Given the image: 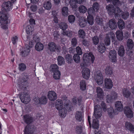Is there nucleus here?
Returning a JSON list of instances; mask_svg holds the SVG:
<instances>
[{
  "mask_svg": "<svg viewBox=\"0 0 134 134\" xmlns=\"http://www.w3.org/2000/svg\"><path fill=\"white\" fill-rule=\"evenodd\" d=\"M87 12L88 15H92L94 14L96 12H97L92 7H91L89 8L87 11Z\"/></svg>",
  "mask_w": 134,
  "mask_h": 134,
  "instance_id": "8fccbe9b",
  "label": "nucleus"
},
{
  "mask_svg": "<svg viewBox=\"0 0 134 134\" xmlns=\"http://www.w3.org/2000/svg\"><path fill=\"white\" fill-rule=\"evenodd\" d=\"M115 106L116 109L119 111H121L123 109L122 103L120 101H118L116 102Z\"/></svg>",
  "mask_w": 134,
  "mask_h": 134,
  "instance_id": "393cba45",
  "label": "nucleus"
},
{
  "mask_svg": "<svg viewBox=\"0 0 134 134\" xmlns=\"http://www.w3.org/2000/svg\"><path fill=\"white\" fill-rule=\"evenodd\" d=\"M80 89L82 91L86 89V84L85 81L82 80L80 81Z\"/></svg>",
  "mask_w": 134,
  "mask_h": 134,
  "instance_id": "37998d69",
  "label": "nucleus"
},
{
  "mask_svg": "<svg viewBox=\"0 0 134 134\" xmlns=\"http://www.w3.org/2000/svg\"><path fill=\"white\" fill-rule=\"evenodd\" d=\"M59 27L63 31L65 30L68 27V25L65 23H61L59 25Z\"/></svg>",
  "mask_w": 134,
  "mask_h": 134,
  "instance_id": "79ce46f5",
  "label": "nucleus"
},
{
  "mask_svg": "<svg viewBox=\"0 0 134 134\" xmlns=\"http://www.w3.org/2000/svg\"><path fill=\"white\" fill-rule=\"evenodd\" d=\"M122 94L124 97L128 98L130 95L131 93L129 91L125 89L123 90Z\"/></svg>",
  "mask_w": 134,
  "mask_h": 134,
  "instance_id": "de8ad7c7",
  "label": "nucleus"
},
{
  "mask_svg": "<svg viewBox=\"0 0 134 134\" xmlns=\"http://www.w3.org/2000/svg\"><path fill=\"white\" fill-rule=\"evenodd\" d=\"M28 78L26 76H25L23 77L21 80V82L19 83L18 86L19 89L20 90H25L26 88V87L25 86L27 84V81Z\"/></svg>",
  "mask_w": 134,
  "mask_h": 134,
  "instance_id": "6e6552de",
  "label": "nucleus"
},
{
  "mask_svg": "<svg viewBox=\"0 0 134 134\" xmlns=\"http://www.w3.org/2000/svg\"><path fill=\"white\" fill-rule=\"evenodd\" d=\"M87 21L86 19L81 20L79 22V25L82 27H85L86 25Z\"/></svg>",
  "mask_w": 134,
  "mask_h": 134,
  "instance_id": "603ef678",
  "label": "nucleus"
},
{
  "mask_svg": "<svg viewBox=\"0 0 134 134\" xmlns=\"http://www.w3.org/2000/svg\"><path fill=\"white\" fill-rule=\"evenodd\" d=\"M34 30V27L33 26H31L30 25H28L26 27V33L28 34H30V33L32 34Z\"/></svg>",
  "mask_w": 134,
  "mask_h": 134,
  "instance_id": "a19ab883",
  "label": "nucleus"
},
{
  "mask_svg": "<svg viewBox=\"0 0 134 134\" xmlns=\"http://www.w3.org/2000/svg\"><path fill=\"white\" fill-rule=\"evenodd\" d=\"M78 34L80 37L83 38L85 35V32L83 30L80 29L78 32Z\"/></svg>",
  "mask_w": 134,
  "mask_h": 134,
  "instance_id": "bf43d9fd",
  "label": "nucleus"
},
{
  "mask_svg": "<svg viewBox=\"0 0 134 134\" xmlns=\"http://www.w3.org/2000/svg\"><path fill=\"white\" fill-rule=\"evenodd\" d=\"M11 2L10 1H5L3 3L2 5V11L3 12H2L5 13L3 12V11H9L12 9V3H13L12 2ZM5 13L7 14L6 12Z\"/></svg>",
  "mask_w": 134,
  "mask_h": 134,
  "instance_id": "0eeeda50",
  "label": "nucleus"
},
{
  "mask_svg": "<svg viewBox=\"0 0 134 134\" xmlns=\"http://www.w3.org/2000/svg\"><path fill=\"white\" fill-rule=\"evenodd\" d=\"M30 48L29 46H25V47L23 48L20 52V55L22 57L26 56L30 52Z\"/></svg>",
  "mask_w": 134,
  "mask_h": 134,
  "instance_id": "a211bd4d",
  "label": "nucleus"
},
{
  "mask_svg": "<svg viewBox=\"0 0 134 134\" xmlns=\"http://www.w3.org/2000/svg\"><path fill=\"white\" fill-rule=\"evenodd\" d=\"M83 117V114L79 111H77L75 115V117L76 120L79 121H81Z\"/></svg>",
  "mask_w": 134,
  "mask_h": 134,
  "instance_id": "c85d7f7f",
  "label": "nucleus"
},
{
  "mask_svg": "<svg viewBox=\"0 0 134 134\" xmlns=\"http://www.w3.org/2000/svg\"><path fill=\"white\" fill-rule=\"evenodd\" d=\"M48 97L49 99L52 101H53L57 98L56 93L52 91H49L48 92Z\"/></svg>",
  "mask_w": 134,
  "mask_h": 134,
  "instance_id": "dca6fc26",
  "label": "nucleus"
},
{
  "mask_svg": "<svg viewBox=\"0 0 134 134\" xmlns=\"http://www.w3.org/2000/svg\"><path fill=\"white\" fill-rule=\"evenodd\" d=\"M118 53L119 56L120 57H123L125 53V50L124 47L122 46H121L119 47L118 50Z\"/></svg>",
  "mask_w": 134,
  "mask_h": 134,
  "instance_id": "cd10ccee",
  "label": "nucleus"
},
{
  "mask_svg": "<svg viewBox=\"0 0 134 134\" xmlns=\"http://www.w3.org/2000/svg\"><path fill=\"white\" fill-rule=\"evenodd\" d=\"M44 46L42 43L40 42H37L35 46V49L37 51H40L42 50Z\"/></svg>",
  "mask_w": 134,
  "mask_h": 134,
  "instance_id": "7c9ffc66",
  "label": "nucleus"
},
{
  "mask_svg": "<svg viewBox=\"0 0 134 134\" xmlns=\"http://www.w3.org/2000/svg\"><path fill=\"white\" fill-rule=\"evenodd\" d=\"M97 96L99 98H102L104 96V93L102 90L100 88L98 87L97 88Z\"/></svg>",
  "mask_w": 134,
  "mask_h": 134,
  "instance_id": "473e14b6",
  "label": "nucleus"
},
{
  "mask_svg": "<svg viewBox=\"0 0 134 134\" xmlns=\"http://www.w3.org/2000/svg\"><path fill=\"white\" fill-rule=\"evenodd\" d=\"M116 37L119 41L122 40L123 38V33L122 30H119L116 33Z\"/></svg>",
  "mask_w": 134,
  "mask_h": 134,
  "instance_id": "bb28decb",
  "label": "nucleus"
},
{
  "mask_svg": "<svg viewBox=\"0 0 134 134\" xmlns=\"http://www.w3.org/2000/svg\"><path fill=\"white\" fill-rule=\"evenodd\" d=\"M34 126L27 125L25 128L24 134H32L34 132Z\"/></svg>",
  "mask_w": 134,
  "mask_h": 134,
  "instance_id": "ddd939ff",
  "label": "nucleus"
},
{
  "mask_svg": "<svg viewBox=\"0 0 134 134\" xmlns=\"http://www.w3.org/2000/svg\"><path fill=\"white\" fill-rule=\"evenodd\" d=\"M77 44V40L75 38H74L72 39L71 44L73 46L75 47Z\"/></svg>",
  "mask_w": 134,
  "mask_h": 134,
  "instance_id": "774afa93",
  "label": "nucleus"
},
{
  "mask_svg": "<svg viewBox=\"0 0 134 134\" xmlns=\"http://www.w3.org/2000/svg\"><path fill=\"white\" fill-rule=\"evenodd\" d=\"M62 34L64 35H66L69 37H71L72 36V32L70 31H63Z\"/></svg>",
  "mask_w": 134,
  "mask_h": 134,
  "instance_id": "a18cd8bd",
  "label": "nucleus"
},
{
  "mask_svg": "<svg viewBox=\"0 0 134 134\" xmlns=\"http://www.w3.org/2000/svg\"><path fill=\"white\" fill-rule=\"evenodd\" d=\"M117 53L114 50H110L109 53V57L113 62H115L116 59Z\"/></svg>",
  "mask_w": 134,
  "mask_h": 134,
  "instance_id": "4468645a",
  "label": "nucleus"
},
{
  "mask_svg": "<svg viewBox=\"0 0 134 134\" xmlns=\"http://www.w3.org/2000/svg\"><path fill=\"white\" fill-rule=\"evenodd\" d=\"M50 71L52 73H53V77L56 80H58L60 78V73L58 70L57 65L56 64L52 65L51 66Z\"/></svg>",
  "mask_w": 134,
  "mask_h": 134,
  "instance_id": "20e7f679",
  "label": "nucleus"
},
{
  "mask_svg": "<svg viewBox=\"0 0 134 134\" xmlns=\"http://www.w3.org/2000/svg\"><path fill=\"white\" fill-rule=\"evenodd\" d=\"M82 43L83 45L85 46L88 47L90 45V43L89 41L87 40L83 39L82 41Z\"/></svg>",
  "mask_w": 134,
  "mask_h": 134,
  "instance_id": "e2e57ef3",
  "label": "nucleus"
},
{
  "mask_svg": "<svg viewBox=\"0 0 134 134\" xmlns=\"http://www.w3.org/2000/svg\"><path fill=\"white\" fill-rule=\"evenodd\" d=\"M114 5L116 6H120L121 5V3L119 0H113L111 2Z\"/></svg>",
  "mask_w": 134,
  "mask_h": 134,
  "instance_id": "5fc2aeb1",
  "label": "nucleus"
},
{
  "mask_svg": "<svg viewBox=\"0 0 134 134\" xmlns=\"http://www.w3.org/2000/svg\"><path fill=\"white\" fill-rule=\"evenodd\" d=\"M108 13L110 15L115 14V17L116 18L118 15V12L120 11V8L118 7H116L115 9L113 5H107L106 7Z\"/></svg>",
  "mask_w": 134,
  "mask_h": 134,
  "instance_id": "39448f33",
  "label": "nucleus"
},
{
  "mask_svg": "<svg viewBox=\"0 0 134 134\" xmlns=\"http://www.w3.org/2000/svg\"><path fill=\"white\" fill-rule=\"evenodd\" d=\"M92 40L93 43L95 45L97 44L99 42V38L97 36H94Z\"/></svg>",
  "mask_w": 134,
  "mask_h": 134,
  "instance_id": "052dcab7",
  "label": "nucleus"
},
{
  "mask_svg": "<svg viewBox=\"0 0 134 134\" xmlns=\"http://www.w3.org/2000/svg\"><path fill=\"white\" fill-rule=\"evenodd\" d=\"M79 55L77 54H74L73 56V59L74 61L77 63H79L80 60V58L79 56Z\"/></svg>",
  "mask_w": 134,
  "mask_h": 134,
  "instance_id": "09e8293b",
  "label": "nucleus"
},
{
  "mask_svg": "<svg viewBox=\"0 0 134 134\" xmlns=\"http://www.w3.org/2000/svg\"><path fill=\"white\" fill-rule=\"evenodd\" d=\"M39 103L41 104H46L47 102L48 99L45 96H41L38 99Z\"/></svg>",
  "mask_w": 134,
  "mask_h": 134,
  "instance_id": "a878e982",
  "label": "nucleus"
},
{
  "mask_svg": "<svg viewBox=\"0 0 134 134\" xmlns=\"http://www.w3.org/2000/svg\"><path fill=\"white\" fill-rule=\"evenodd\" d=\"M19 70L21 71L25 70L26 68V66L25 64L24 63H21L19 64Z\"/></svg>",
  "mask_w": 134,
  "mask_h": 134,
  "instance_id": "c03bdc74",
  "label": "nucleus"
},
{
  "mask_svg": "<svg viewBox=\"0 0 134 134\" xmlns=\"http://www.w3.org/2000/svg\"><path fill=\"white\" fill-rule=\"evenodd\" d=\"M104 42L106 46H108L110 45V38L106 36L104 40Z\"/></svg>",
  "mask_w": 134,
  "mask_h": 134,
  "instance_id": "680f3d73",
  "label": "nucleus"
},
{
  "mask_svg": "<svg viewBox=\"0 0 134 134\" xmlns=\"http://www.w3.org/2000/svg\"><path fill=\"white\" fill-rule=\"evenodd\" d=\"M48 48L51 52H55L56 49L59 50V48L57 47L55 44L52 42H50L48 43Z\"/></svg>",
  "mask_w": 134,
  "mask_h": 134,
  "instance_id": "2eb2a0df",
  "label": "nucleus"
},
{
  "mask_svg": "<svg viewBox=\"0 0 134 134\" xmlns=\"http://www.w3.org/2000/svg\"><path fill=\"white\" fill-rule=\"evenodd\" d=\"M30 8L31 10L33 12L36 11L37 9V6L35 4H32Z\"/></svg>",
  "mask_w": 134,
  "mask_h": 134,
  "instance_id": "338daca9",
  "label": "nucleus"
},
{
  "mask_svg": "<svg viewBox=\"0 0 134 134\" xmlns=\"http://www.w3.org/2000/svg\"><path fill=\"white\" fill-rule=\"evenodd\" d=\"M75 20V17L73 15H69L68 17V20L69 22L71 24L74 23Z\"/></svg>",
  "mask_w": 134,
  "mask_h": 134,
  "instance_id": "49530a36",
  "label": "nucleus"
},
{
  "mask_svg": "<svg viewBox=\"0 0 134 134\" xmlns=\"http://www.w3.org/2000/svg\"><path fill=\"white\" fill-rule=\"evenodd\" d=\"M118 15L117 17L121 16L123 18L125 19H126L129 17V13L127 12H123L120 8V11L118 12Z\"/></svg>",
  "mask_w": 134,
  "mask_h": 134,
  "instance_id": "f3484780",
  "label": "nucleus"
},
{
  "mask_svg": "<svg viewBox=\"0 0 134 134\" xmlns=\"http://www.w3.org/2000/svg\"><path fill=\"white\" fill-rule=\"evenodd\" d=\"M19 97L21 101L25 104L27 103L30 100V96L25 92H21L19 94Z\"/></svg>",
  "mask_w": 134,
  "mask_h": 134,
  "instance_id": "423d86ee",
  "label": "nucleus"
},
{
  "mask_svg": "<svg viewBox=\"0 0 134 134\" xmlns=\"http://www.w3.org/2000/svg\"><path fill=\"white\" fill-rule=\"evenodd\" d=\"M8 15L7 14L0 12V26L2 25V28L4 29H8V26L7 24L8 23Z\"/></svg>",
  "mask_w": 134,
  "mask_h": 134,
  "instance_id": "f03ea898",
  "label": "nucleus"
},
{
  "mask_svg": "<svg viewBox=\"0 0 134 134\" xmlns=\"http://www.w3.org/2000/svg\"><path fill=\"white\" fill-rule=\"evenodd\" d=\"M87 10L86 8L83 5H81L79 8V11L81 13H85Z\"/></svg>",
  "mask_w": 134,
  "mask_h": 134,
  "instance_id": "3c124183",
  "label": "nucleus"
},
{
  "mask_svg": "<svg viewBox=\"0 0 134 134\" xmlns=\"http://www.w3.org/2000/svg\"><path fill=\"white\" fill-rule=\"evenodd\" d=\"M63 104L62 100L58 99L55 103V108L59 110V114L61 116L63 117L66 112V110L63 108Z\"/></svg>",
  "mask_w": 134,
  "mask_h": 134,
  "instance_id": "7ed1b4c3",
  "label": "nucleus"
},
{
  "mask_svg": "<svg viewBox=\"0 0 134 134\" xmlns=\"http://www.w3.org/2000/svg\"><path fill=\"white\" fill-rule=\"evenodd\" d=\"M95 80L98 85H101L103 82V77L102 72L100 71H98L94 76Z\"/></svg>",
  "mask_w": 134,
  "mask_h": 134,
  "instance_id": "1a4fd4ad",
  "label": "nucleus"
},
{
  "mask_svg": "<svg viewBox=\"0 0 134 134\" xmlns=\"http://www.w3.org/2000/svg\"><path fill=\"white\" fill-rule=\"evenodd\" d=\"M98 52L102 53L104 52L106 50V48L104 44L103 43H100L98 47Z\"/></svg>",
  "mask_w": 134,
  "mask_h": 134,
  "instance_id": "5701e85b",
  "label": "nucleus"
},
{
  "mask_svg": "<svg viewBox=\"0 0 134 134\" xmlns=\"http://www.w3.org/2000/svg\"><path fill=\"white\" fill-rule=\"evenodd\" d=\"M118 25L119 28L120 29H123L125 27V23L121 19H119Z\"/></svg>",
  "mask_w": 134,
  "mask_h": 134,
  "instance_id": "e433bc0d",
  "label": "nucleus"
},
{
  "mask_svg": "<svg viewBox=\"0 0 134 134\" xmlns=\"http://www.w3.org/2000/svg\"><path fill=\"white\" fill-rule=\"evenodd\" d=\"M83 59L85 62H88L91 59L93 63L94 61L95 58L94 56L91 54H85L83 55Z\"/></svg>",
  "mask_w": 134,
  "mask_h": 134,
  "instance_id": "9d476101",
  "label": "nucleus"
},
{
  "mask_svg": "<svg viewBox=\"0 0 134 134\" xmlns=\"http://www.w3.org/2000/svg\"><path fill=\"white\" fill-rule=\"evenodd\" d=\"M105 85L106 88L108 89L111 88L113 86V83L110 79L106 78L105 80Z\"/></svg>",
  "mask_w": 134,
  "mask_h": 134,
  "instance_id": "412c9836",
  "label": "nucleus"
},
{
  "mask_svg": "<svg viewBox=\"0 0 134 134\" xmlns=\"http://www.w3.org/2000/svg\"><path fill=\"white\" fill-rule=\"evenodd\" d=\"M99 7L98 3L97 2H95L93 4L92 8L97 12L99 9Z\"/></svg>",
  "mask_w": 134,
  "mask_h": 134,
  "instance_id": "13d9d810",
  "label": "nucleus"
},
{
  "mask_svg": "<svg viewBox=\"0 0 134 134\" xmlns=\"http://www.w3.org/2000/svg\"><path fill=\"white\" fill-rule=\"evenodd\" d=\"M102 112V109L99 105H97L94 107L93 115L96 119L93 120L92 122V127L94 129H97L99 128L98 121L97 119L101 116Z\"/></svg>",
  "mask_w": 134,
  "mask_h": 134,
  "instance_id": "f257e3e1",
  "label": "nucleus"
},
{
  "mask_svg": "<svg viewBox=\"0 0 134 134\" xmlns=\"http://www.w3.org/2000/svg\"><path fill=\"white\" fill-rule=\"evenodd\" d=\"M117 97V94L114 93L111 95H108L106 97V100L108 102H111L113 99H116Z\"/></svg>",
  "mask_w": 134,
  "mask_h": 134,
  "instance_id": "4be33fe9",
  "label": "nucleus"
},
{
  "mask_svg": "<svg viewBox=\"0 0 134 134\" xmlns=\"http://www.w3.org/2000/svg\"><path fill=\"white\" fill-rule=\"evenodd\" d=\"M57 60L58 64L60 65H61L64 64L65 62L64 59L63 57L61 56H59L58 57Z\"/></svg>",
  "mask_w": 134,
  "mask_h": 134,
  "instance_id": "58836bf2",
  "label": "nucleus"
},
{
  "mask_svg": "<svg viewBox=\"0 0 134 134\" xmlns=\"http://www.w3.org/2000/svg\"><path fill=\"white\" fill-rule=\"evenodd\" d=\"M24 122L27 124H30L34 121L32 117L27 115L24 116Z\"/></svg>",
  "mask_w": 134,
  "mask_h": 134,
  "instance_id": "aec40b11",
  "label": "nucleus"
},
{
  "mask_svg": "<svg viewBox=\"0 0 134 134\" xmlns=\"http://www.w3.org/2000/svg\"><path fill=\"white\" fill-rule=\"evenodd\" d=\"M69 11L68 7H63L62 9V13L63 16H67L69 14Z\"/></svg>",
  "mask_w": 134,
  "mask_h": 134,
  "instance_id": "c756f323",
  "label": "nucleus"
},
{
  "mask_svg": "<svg viewBox=\"0 0 134 134\" xmlns=\"http://www.w3.org/2000/svg\"><path fill=\"white\" fill-rule=\"evenodd\" d=\"M106 36L110 38V37L112 39L114 40L115 38V35L113 32H110L107 34Z\"/></svg>",
  "mask_w": 134,
  "mask_h": 134,
  "instance_id": "4d7b16f0",
  "label": "nucleus"
},
{
  "mask_svg": "<svg viewBox=\"0 0 134 134\" xmlns=\"http://www.w3.org/2000/svg\"><path fill=\"white\" fill-rule=\"evenodd\" d=\"M66 62L68 64H71L73 61V58L72 55L70 54L66 55L65 57Z\"/></svg>",
  "mask_w": 134,
  "mask_h": 134,
  "instance_id": "f704fd0d",
  "label": "nucleus"
},
{
  "mask_svg": "<svg viewBox=\"0 0 134 134\" xmlns=\"http://www.w3.org/2000/svg\"><path fill=\"white\" fill-rule=\"evenodd\" d=\"M95 21L99 25H102V24L103 20L102 19L96 17L95 19Z\"/></svg>",
  "mask_w": 134,
  "mask_h": 134,
  "instance_id": "69168bd1",
  "label": "nucleus"
},
{
  "mask_svg": "<svg viewBox=\"0 0 134 134\" xmlns=\"http://www.w3.org/2000/svg\"><path fill=\"white\" fill-rule=\"evenodd\" d=\"M127 46L129 49H131L134 46V43L132 40L129 39L127 41Z\"/></svg>",
  "mask_w": 134,
  "mask_h": 134,
  "instance_id": "c9c22d12",
  "label": "nucleus"
},
{
  "mask_svg": "<svg viewBox=\"0 0 134 134\" xmlns=\"http://www.w3.org/2000/svg\"><path fill=\"white\" fill-rule=\"evenodd\" d=\"M76 132L78 134H81L82 132V128L81 126H77L76 127Z\"/></svg>",
  "mask_w": 134,
  "mask_h": 134,
  "instance_id": "6e6d98bb",
  "label": "nucleus"
},
{
  "mask_svg": "<svg viewBox=\"0 0 134 134\" xmlns=\"http://www.w3.org/2000/svg\"><path fill=\"white\" fill-rule=\"evenodd\" d=\"M108 112L109 115L110 117H112L113 115L114 114V110L111 107H110L108 109Z\"/></svg>",
  "mask_w": 134,
  "mask_h": 134,
  "instance_id": "864d4df0",
  "label": "nucleus"
},
{
  "mask_svg": "<svg viewBox=\"0 0 134 134\" xmlns=\"http://www.w3.org/2000/svg\"><path fill=\"white\" fill-rule=\"evenodd\" d=\"M76 51L77 54L79 55H81L82 54V52L81 48L79 46H78L76 48Z\"/></svg>",
  "mask_w": 134,
  "mask_h": 134,
  "instance_id": "0e129e2a",
  "label": "nucleus"
},
{
  "mask_svg": "<svg viewBox=\"0 0 134 134\" xmlns=\"http://www.w3.org/2000/svg\"><path fill=\"white\" fill-rule=\"evenodd\" d=\"M82 72L83 77L86 79H88L90 75V70L88 68H84Z\"/></svg>",
  "mask_w": 134,
  "mask_h": 134,
  "instance_id": "9b49d317",
  "label": "nucleus"
},
{
  "mask_svg": "<svg viewBox=\"0 0 134 134\" xmlns=\"http://www.w3.org/2000/svg\"><path fill=\"white\" fill-rule=\"evenodd\" d=\"M109 27L112 30L115 29L117 27V23L115 19H113L109 21Z\"/></svg>",
  "mask_w": 134,
  "mask_h": 134,
  "instance_id": "6ab92c4d",
  "label": "nucleus"
},
{
  "mask_svg": "<svg viewBox=\"0 0 134 134\" xmlns=\"http://www.w3.org/2000/svg\"><path fill=\"white\" fill-rule=\"evenodd\" d=\"M125 125L126 128L127 129L130 130L131 132H134L133 126L130 122L128 121L126 122Z\"/></svg>",
  "mask_w": 134,
  "mask_h": 134,
  "instance_id": "b1692460",
  "label": "nucleus"
},
{
  "mask_svg": "<svg viewBox=\"0 0 134 134\" xmlns=\"http://www.w3.org/2000/svg\"><path fill=\"white\" fill-rule=\"evenodd\" d=\"M43 6L46 9L49 10L51 8V3L50 1H46L43 4Z\"/></svg>",
  "mask_w": 134,
  "mask_h": 134,
  "instance_id": "72a5a7b5",
  "label": "nucleus"
},
{
  "mask_svg": "<svg viewBox=\"0 0 134 134\" xmlns=\"http://www.w3.org/2000/svg\"><path fill=\"white\" fill-rule=\"evenodd\" d=\"M105 71V74L109 76L111 75L113 73L112 68L109 66H107L106 67Z\"/></svg>",
  "mask_w": 134,
  "mask_h": 134,
  "instance_id": "4c0bfd02",
  "label": "nucleus"
},
{
  "mask_svg": "<svg viewBox=\"0 0 134 134\" xmlns=\"http://www.w3.org/2000/svg\"><path fill=\"white\" fill-rule=\"evenodd\" d=\"M87 22L91 25H92L94 23V20L93 16L92 15H88L87 16Z\"/></svg>",
  "mask_w": 134,
  "mask_h": 134,
  "instance_id": "ea45409f",
  "label": "nucleus"
},
{
  "mask_svg": "<svg viewBox=\"0 0 134 134\" xmlns=\"http://www.w3.org/2000/svg\"><path fill=\"white\" fill-rule=\"evenodd\" d=\"M124 113L129 118H131L133 116V112L131 109L129 107H125L124 108Z\"/></svg>",
  "mask_w": 134,
  "mask_h": 134,
  "instance_id": "f8f14e48",
  "label": "nucleus"
},
{
  "mask_svg": "<svg viewBox=\"0 0 134 134\" xmlns=\"http://www.w3.org/2000/svg\"><path fill=\"white\" fill-rule=\"evenodd\" d=\"M69 4L71 8L73 9H75L77 7V3L75 0H70Z\"/></svg>",
  "mask_w": 134,
  "mask_h": 134,
  "instance_id": "2f4dec72",
  "label": "nucleus"
}]
</instances>
